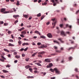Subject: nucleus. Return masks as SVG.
Instances as JSON below:
<instances>
[{"instance_id": "obj_1", "label": "nucleus", "mask_w": 79, "mask_h": 79, "mask_svg": "<svg viewBox=\"0 0 79 79\" xmlns=\"http://www.w3.org/2000/svg\"><path fill=\"white\" fill-rule=\"evenodd\" d=\"M14 11L13 10H9V11H5L3 13L4 14H5V13H13Z\"/></svg>"}, {"instance_id": "obj_2", "label": "nucleus", "mask_w": 79, "mask_h": 79, "mask_svg": "<svg viewBox=\"0 0 79 79\" xmlns=\"http://www.w3.org/2000/svg\"><path fill=\"white\" fill-rule=\"evenodd\" d=\"M54 70L56 72V73H57V74H60V71H58V69H57L54 68Z\"/></svg>"}, {"instance_id": "obj_3", "label": "nucleus", "mask_w": 79, "mask_h": 79, "mask_svg": "<svg viewBox=\"0 0 79 79\" xmlns=\"http://www.w3.org/2000/svg\"><path fill=\"white\" fill-rule=\"evenodd\" d=\"M54 70L56 72V73H57V74H60V71H58V69H57L54 68Z\"/></svg>"}, {"instance_id": "obj_4", "label": "nucleus", "mask_w": 79, "mask_h": 79, "mask_svg": "<svg viewBox=\"0 0 79 79\" xmlns=\"http://www.w3.org/2000/svg\"><path fill=\"white\" fill-rule=\"evenodd\" d=\"M44 61L46 63H47V62L48 63H50V59H48V58L46 59Z\"/></svg>"}, {"instance_id": "obj_5", "label": "nucleus", "mask_w": 79, "mask_h": 79, "mask_svg": "<svg viewBox=\"0 0 79 79\" xmlns=\"http://www.w3.org/2000/svg\"><path fill=\"white\" fill-rule=\"evenodd\" d=\"M52 66H53V64L52 63H50L49 64V65H47L46 67L47 68H51V67H52Z\"/></svg>"}, {"instance_id": "obj_6", "label": "nucleus", "mask_w": 79, "mask_h": 79, "mask_svg": "<svg viewBox=\"0 0 79 79\" xmlns=\"http://www.w3.org/2000/svg\"><path fill=\"white\" fill-rule=\"evenodd\" d=\"M47 35L49 38H52V35L51 33H48L47 34Z\"/></svg>"}, {"instance_id": "obj_7", "label": "nucleus", "mask_w": 79, "mask_h": 79, "mask_svg": "<svg viewBox=\"0 0 79 79\" xmlns=\"http://www.w3.org/2000/svg\"><path fill=\"white\" fill-rule=\"evenodd\" d=\"M19 17V15H14L13 16V18H15L16 19H17V18H18V17Z\"/></svg>"}, {"instance_id": "obj_8", "label": "nucleus", "mask_w": 79, "mask_h": 79, "mask_svg": "<svg viewBox=\"0 0 79 79\" xmlns=\"http://www.w3.org/2000/svg\"><path fill=\"white\" fill-rule=\"evenodd\" d=\"M35 34H39L40 35H41L40 33V32H39V31H35Z\"/></svg>"}, {"instance_id": "obj_9", "label": "nucleus", "mask_w": 79, "mask_h": 79, "mask_svg": "<svg viewBox=\"0 0 79 79\" xmlns=\"http://www.w3.org/2000/svg\"><path fill=\"white\" fill-rule=\"evenodd\" d=\"M61 34L62 35H63L64 36H66V34H64V32L63 31H62Z\"/></svg>"}, {"instance_id": "obj_10", "label": "nucleus", "mask_w": 79, "mask_h": 79, "mask_svg": "<svg viewBox=\"0 0 79 79\" xmlns=\"http://www.w3.org/2000/svg\"><path fill=\"white\" fill-rule=\"evenodd\" d=\"M23 46H24V45H29V44L27 43H24L22 44Z\"/></svg>"}, {"instance_id": "obj_11", "label": "nucleus", "mask_w": 79, "mask_h": 79, "mask_svg": "<svg viewBox=\"0 0 79 79\" xmlns=\"http://www.w3.org/2000/svg\"><path fill=\"white\" fill-rule=\"evenodd\" d=\"M8 46H9V47H14V45L11 44V43H9L8 45Z\"/></svg>"}, {"instance_id": "obj_12", "label": "nucleus", "mask_w": 79, "mask_h": 79, "mask_svg": "<svg viewBox=\"0 0 79 79\" xmlns=\"http://www.w3.org/2000/svg\"><path fill=\"white\" fill-rule=\"evenodd\" d=\"M58 40H60V42H61L62 43H63V42H64L63 41H62V39L61 38H58Z\"/></svg>"}, {"instance_id": "obj_13", "label": "nucleus", "mask_w": 79, "mask_h": 79, "mask_svg": "<svg viewBox=\"0 0 79 79\" xmlns=\"http://www.w3.org/2000/svg\"><path fill=\"white\" fill-rule=\"evenodd\" d=\"M45 53V52H39V54H41L42 55H44V53Z\"/></svg>"}, {"instance_id": "obj_14", "label": "nucleus", "mask_w": 79, "mask_h": 79, "mask_svg": "<svg viewBox=\"0 0 79 79\" xmlns=\"http://www.w3.org/2000/svg\"><path fill=\"white\" fill-rule=\"evenodd\" d=\"M28 79H33L34 78V77L33 76H28L27 77Z\"/></svg>"}, {"instance_id": "obj_15", "label": "nucleus", "mask_w": 79, "mask_h": 79, "mask_svg": "<svg viewBox=\"0 0 79 79\" xmlns=\"http://www.w3.org/2000/svg\"><path fill=\"white\" fill-rule=\"evenodd\" d=\"M6 10V9H5L2 8L1 10V12H3V11H5Z\"/></svg>"}, {"instance_id": "obj_16", "label": "nucleus", "mask_w": 79, "mask_h": 79, "mask_svg": "<svg viewBox=\"0 0 79 79\" xmlns=\"http://www.w3.org/2000/svg\"><path fill=\"white\" fill-rule=\"evenodd\" d=\"M53 42L54 43H56V44H59L60 43L58 42L56 40H53Z\"/></svg>"}, {"instance_id": "obj_17", "label": "nucleus", "mask_w": 79, "mask_h": 79, "mask_svg": "<svg viewBox=\"0 0 79 79\" xmlns=\"http://www.w3.org/2000/svg\"><path fill=\"white\" fill-rule=\"evenodd\" d=\"M41 46H42V48H46L47 47V45L44 46V45H41Z\"/></svg>"}, {"instance_id": "obj_18", "label": "nucleus", "mask_w": 79, "mask_h": 79, "mask_svg": "<svg viewBox=\"0 0 79 79\" xmlns=\"http://www.w3.org/2000/svg\"><path fill=\"white\" fill-rule=\"evenodd\" d=\"M35 64H37V65H38V66H42V65H41V64H40V63H35Z\"/></svg>"}, {"instance_id": "obj_19", "label": "nucleus", "mask_w": 79, "mask_h": 79, "mask_svg": "<svg viewBox=\"0 0 79 79\" xmlns=\"http://www.w3.org/2000/svg\"><path fill=\"white\" fill-rule=\"evenodd\" d=\"M22 34H26V32L23 31L21 32Z\"/></svg>"}, {"instance_id": "obj_20", "label": "nucleus", "mask_w": 79, "mask_h": 79, "mask_svg": "<svg viewBox=\"0 0 79 79\" xmlns=\"http://www.w3.org/2000/svg\"><path fill=\"white\" fill-rule=\"evenodd\" d=\"M23 16H24V17L26 18H27V17L28 16V15L24 14H23Z\"/></svg>"}, {"instance_id": "obj_21", "label": "nucleus", "mask_w": 79, "mask_h": 79, "mask_svg": "<svg viewBox=\"0 0 79 79\" xmlns=\"http://www.w3.org/2000/svg\"><path fill=\"white\" fill-rule=\"evenodd\" d=\"M15 58H17V59H19L20 58V56L18 55H16L15 56Z\"/></svg>"}, {"instance_id": "obj_22", "label": "nucleus", "mask_w": 79, "mask_h": 79, "mask_svg": "<svg viewBox=\"0 0 79 79\" xmlns=\"http://www.w3.org/2000/svg\"><path fill=\"white\" fill-rule=\"evenodd\" d=\"M1 58H2V59L4 60H6V59L3 56H1Z\"/></svg>"}, {"instance_id": "obj_23", "label": "nucleus", "mask_w": 79, "mask_h": 79, "mask_svg": "<svg viewBox=\"0 0 79 79\" xmlns=\"http://www.w3.org/2000/svg\"><path fill=\"white\" fill-rule=\"evenodd\" d=\"M73 49H74V48H73V47L70 48L69 49H68V50H70Z\"/></svg>"}, {"instance_id": "obj_24", "label": "nucleus", "mask_w": 79, "mask_h": 79, "mask_svg": "<svg viewBox=\"0 0 79 79\" xmlns=\"http://www.w3.org/2000/svg\"><path fill=\"white\" fill-rule=\"evenodd\" d=\"M40 38H41L42 39H45L46 38V37L44 36H40Z\"/></svg>"}, {"instance_id": "obj_25", "label": "nucleus", "mask_w": 79, "mask_h": 79, "mask_svg": "<svg viewBox=\"0 0 79 79\" xmlns=\"http://www.w3.org/2000/svg\"><path fill=\"white\" fill-rule=\"evenodd\" d=\"M3 73H8V71L5 70H3Z\"/></svg>"}, {"instance_id": "obj_26", "label": "nucleus", "mask_w": 79, "mask_h": 79, "mask_svg": "<svg viewBox=\"0 0 79 79\" xmlns=\"http://www.w3.org/2000/svg\"><path fill=\"white\" fill-rule=\"evenodd\" d=\"M54 23H52V25H53V24H56V20H55L54 21Z\"/></svg>"}, {"instance_id": "obj_27", "label": "nucleus", "mask_w": 79, "mask_h": 79, "mask_svg": "<svg viewBox=\"0 0 79 79\" xmlns=\"http://www.w3.org/2000/svg\"><path fill=\"white\" fill-rule=\"evenodd\" d=\"M4 51H5V52H8V53H9V52H10V51L7 49H4Z\"/></svg>"}, {"instance_id": "obj_28", "label": "nucleus", "mask_w": 79, "mask_h": 79, "mask_svg": "<svg viewBox=\"0 0 79 79\" xmlns=\"http://www.w3.org/2000/svg\"><path fill=\"white\" fill-rule=\"evenodd\" d=\"M29 67H30V66L26 65L25 66V68H26V69H28V68H29Z\"/></svg>"}, {"instance_id": "obj_29", "label": "nucleus", "mask_w": 79, "mask_h": 79, "mask_svg": "<svg viewBox=\"0 0 79 79\" xmlns=\"http://www.w3.org/2000/svg\"><path fill=\"white\" fill-rule=\"evenodd\" d=\"M65 27L67 28V27H69V25L68 24H66L65 25Z\"/></svg>"}, {"instance_id": "obj_30", "label": "nucleus", "mask_w": 79, "mask_h": 79, "mask_svg": "<svg viewBox=\"0 0 79 79\" xmlns=\"http://www.w3.org/2000/svg\"><path fill=\"white\" fill-rule=\"evenodd\" d=\"M11 66V65L8 64L7 65H6V68H10Z\"/></svg>"}, {"instance_id": "obj_31", "label": "nucleus", "mask_w": 79, "mask_h": 79, "mask_svg": "<svg viewBox=\"0 0 79 79\" xmlns=\"http://www.w3.org/2000/svg\"><path fill=\"white\" fill-rule=\"evenodd\" d=\"M41 16V14L40 13H39L38 15H37V16L38 17H40Z\"/></svg>"}, {"instance_id": "obj_32", "label": "nucleus", "mask_w": 79, "mask_h": 79, "mask_svg": "<svg viewBox=\"0 0 79 79\" xmlns=\"http://www.w3.org/2000/svg\"><path fill=\"white\" fill-rule=\"evenodd\" d=\"M37 55V52L34 53L32 55V56H34L35 55Z\"/></svg>"}, {"instance_id": "obj_33", "label": "nucleus", "mask_w": 79, "mask_h": 79, "mask_svg": "<svg viewBox=\"0 0 79 79\" xmlns=\"http://www.w3.org/2000/svg\"><path fill=\"white\" fill-rule=\"evenodd\" d=\"M50 70L51 71V72H52V73H53V72H54V70L52 69H51Z\"/></svg>"}, {"instance_id": "obj_34", "label": "nucleus", "mask_w": 79, "mask_h": 79, "mask_svg": "<svg viewBox=\"0 0 79 79\" xmlns=\"http://www.w3.org/2000/svg\"><path fill=\"white\" fill-rule=\"evenodd\" d=\"M47 4V2H45L44 3L42 4V5H43V6L44 5H46Z\"/></svg>"}, {"instance_id": "obj_35", "label": "nucleus", "mask_w": 79, "mask_h": 79, "mask_svg": "<svg viewBox=\"0 0 79 79\" xmlns=\"http://www.w3.org/2000/svg\"><path fill=\"white\" fill-rule=\"evenodd\" d=\"M4 60H5L2 59H0V61H1L2 62H4Z\"/></svg>"}, {"instance_id": "obj_36", "label": "nucleus", "mask_w": 79, "mask_h": 79, "mask_svg": "<svg viewBox=\"0 0 79 79\" xmlns=\"http://www.w3.org/2000/svg\"><path fill=\"white\" fill-rule=\"evenodd\" d=\"M44 15H43L41 18V20H42V19H44Z\"/></svg>"}, {"instance_id": "obj_37", "label": "nucleus", "mask_w": 79, "mask_h": 79, "mask_svg": "<svg viewBox=\"0 0 79 79\" xmlns=\"http://www.w3.org/2000/svg\"><path fill=\"white\" fill-rule=\"evenodd\" d=\"M28 49V48H26L24 49L23 50L24 52H26V51Z\"/></svg>"}, {"instance_id": "obj_38", "label": "nucleus", "mask_w": 79, "mask_h": 79, "mask_svg": "<svg viewBox=\"0 0 79 79\" xmlns=\"http://www.w3.org/2000/svg\"><path fill=\"white\" fill-rule=\"evenodd\" d=\"M9 42H13V40H9Z\"/></svg>"}, {"instance_id": "obj_39", "label": "nucleus", "mask_w": 79, "mask_h": 79, "mask_svg": "<svg viewBox=\"0 0 79 79\" xmlns=\"http://www.w3.org/2000/svg\"><path fill=\"white\" fill-rule=\"evenodd\" d=\"M17 5L18 6V5H20L19 1H17Z\"/></svg>"}, {"instance_id": "obj_40", "label": "nucleus", "mask_w": 79, "mask_h": 79, "mask_svg": "<svg viewBox=\"0 0 79 79\" xmlns=\"http://www.w3.org/2000/svg\"><path fill=\"white\" fill-rule=\"evenodd\" d=\"M37 45H38L39 46H40V45H41V43H37Z\"/></svg>"}, {"instance_id": "obj_41", "label": "nucleus", "mask_w": 79, "mask_h": 79, "mask_svg": "<svg viewBox=\"0 0 79 79\" xmlns=\"http://www.w3.org/2000/svg\"><path fill=\"white\" fill-rule=\"evenodd\" d=\"M29 58H26L25 59L26 61H29Z\"/></svg>"}, {"instance_id": "obj_42", "label": "nucleus", "mask_w": 79, "mask_h": 79, "mask_svg": "<svg viewBox=\"0 0 79 79\" xmlns=\"http://www.w3.org/2000/svg\"><path fill=\"white\" fill-rule=\"evenodd\" d=\"M22 56H23V57H24V56H26V55H25L24 54H22Z\"/></svg>"}, {"instance_id": "obj_43", "label": "nucleus", "mask_w": 79, "mask_h": 79, "mask_svg": "<svg viewBox=\"0 0 79 79\" xmlns=\"http://www.w3.org/2000/svg\"><path fill=\"white\" fill-rule=\"evenodd\" d=\"M55 20V19H52V21L53 22H54Z\"/></svg>"}, {"instance_id": "obj_44", "label": "nucleus", "mask_w": 79, "mask_h": 79, "mask_svg": "<svg viewBox=\"0 0 79 79\" xmlns=\"http://www.w3.org/2000/svg\"><path fill=\"white\" fill-rule=\"evenodd\" d=\"M8 33L9 34H11V31H10V30L8 31Z\"/></svg>"}, {"instance_id": "obj_45", "label": "nucleus", "mask_w": 79, "mask_h": 79, "mask_svg": "<svg viewBox=\"0 0 79 79\" xmlns=\"http://www.w3.org/2000/svg\"><path fill=\"white\" fill-rule=\"evenodd\" d=\"M21 37H24V36L23 35V34L22 35H20Z\"/></svg>"}, {"instance_id": "obj_46", "label": "nucleus", "mask_w": 79, "mask_h": 79, "mask_svg": "<svg viewBox=\"0 0 79 79\" xmlns=\"http://www.w3.org/2000/svg\"><path fill=\"white\" fill-rule=\"evenodd\" d=\"M0 77H2V78H5V77L1 75L0 76Z\"/></svg>"}, {"instance_id": "obj_47", "label": "nucleus", "mask_w": 79, "mask_h": 79, "mask_svg": "<svg viewBox=\"0 0 79 79\" xmlns=\"http://www.w3.org/2000/svg\"><path fill=\"white\" fill-rule=\"evenodd\" d=\"M56 52H58V53H60V52H61V51H60L57 50H56Z\"/></svg>"}, {"instance_id": "obj_48", "label": "nucleus", "mask_w": 79, "mask_h": 79, "mask_svg": "<svg viewBox=\"0 0 79 79\" xmlns=\"http://www.w3.org/2000/svg\"><path fill=\"white\" fill-rule=\"evenodd\" d=\"M18 44H19L20 45L21 44V42L20 41H18Z\"/></svg>"}, {"instance_id": "obj_49", "label": "nucleus", "mask_w": 79, "mask_h": 79, "mask_svg": "<svg viewBox=\"0 0 79 79\" xmlns=\"http://www.w3.org/2000/svg\"><path fill=\"white\" fill-rule=\"evenodd\" d=\"M18 20H16V21L15 22V24H16V23H18Z\"/></svg>"}, {"instance_id": "obj_50", "label": "nucleus", "mask_w": 79, "mask_h": 79, "mask_svg": "<svg viewBox=\"0 0 79 79\" xmlns=\"http://www.w3.org/2000/svg\"><path fill=\"white\" fill-rule=\"evenodd\" d=\"M7 56L8 58H10V57H11V55H10V54L8 55Z\"/></svg>"}, {"instance_id": "obj_51", "label": "nucleus", "mask_w": 79, "mask_h": 79, "mask_svg": "<svg viewBox=\"0 0 79 79\" xmlns=\"http://www.w3.org/2000/svg\"><path fill=\"white\" fill-rule=\"evenodd\" d=\"M75 71H76V72H79V71H77V69H75Z\"/></svg>"}, {"instance_id": "obj_52", "label": "nucleus", "mask_w": 79, "mask_h": 79, "mask_svg": "<svg viewBox=\"0 0 79 79\" xmlns=\"http://www.w3.org/2000/svg\"><path fill=\"white\" fill-rule=\"evenodd\" d=\"M38 56H39V57H41V58H42V55H41L40 54H39L38 55Z\"/></svg>"}, {"instance_id": "obj_53", "label": "nucleus", "mask_w": 79, "mask_h": 79, "mask_svg": "<svg viewBox=\"0 0 79 79\" xmlns=\"http://www.w3.org/2000/svg\"><path fill=\"white\" fill-rule=\"evenodd\" d=\"M29 71H30L31 72H32V69L30 68L29 69Z\"/></svg>"}, {"instance_id": "obj_54", "label": "nucleus", "mask_w": 79, "mask_h": 79, "mask_svg": "<svg viewBox=\"0 0 79 79\" xmlns=\"http://www.w3.org/2000/svg\"><path fill=\"white\" fill-rule=\"evenodd\" d=\"M54 1H55V2H56V3H58V0H54Z\"/></svg>"}, {"instance_id": "obj_55", "label": "nucleus", "mask_w": 79, "mask_h": 79, "mask_svg": "<svg viewBox=\"0 0 79 79\" xmlns=\"http://www.w3.org/2000/svg\"><path fill=\"white\" fill-rule=\"evenodd\" d=\"M24 50V48H22L20 49L21 52H23Z\"/></svg>"}, {"instance_id": "obj_56", "label": "nucleus", "mask_w": 79, "mask_h": 79, "mask_svg": "<svg viewBox=\"0 0 79 79\" xmlns=\"http://www.w3.org/2000/svg\"><path fill=\"white\" fill-rule=\"evenodd\" d=\"M54 0H51V2H52V3H55V1H54Z\"/></svg>"}, {"instance_id": "obj_57", "label": "nucleus", "mask_w": 79, "mask_h": 79, "mask_svg": "<svg viewBox=\"0 0 79 79\" xmlns=\"http://www.w3.org/2000/svg\"><path fill=\"white\" fill-rule=\"evenodd\" d=\"M24 40H26V41H29V40L26 39H24Z\"/></svg>"}, {"instance_id": "obj_58", "label": "nucleus", "mask_w": 79, "mask_h": 79, "mask_svg": "<svg viewBox=\"0 0 79 79\" xmlns=\"http://www.w3.org/2000/svg\"><path fill=\"white\" fill-rule=\"evenodd\" d=\"M13 10L15 12H16V9L15 8H13Z\"/></svg>"}, {"instance_id": "obj_59", "label": "nucleus", "mask_w": 79, "mask_h": 79, "mask_svg": "<svg viewBox=\"0 0 79 79\" xmlns=\"http://www.w3.org/2000/svg\"><path fill=\"white\" fill-rule=\"evenodd\" d=\"M54 49H57V47L56 46H54Z\"/></svg>"}, {"instance_id": "obj_60", "label": "nucleus", "mask_w": 79, "mask_h": 79, "mask_svg": "<svg viewBox=\"0 0 79 79\" xmlns=\"http://www.w3.org/2000/svg\"><path fill=\"white\" fill-rule=\"evenodd\" d=\"M64 20H65V21H68V19H66V18H64Z\"/></svg>"}, {"instance_id": "obj_61", "label": "nucleus", "mask_w": 79, "mask_h": 79, "mask_svg": "<svg viewBox=\"0 0 79 79\" xmlns=\"http://www.w3.org/2000/svg\"><path fill=\"white\" fill-rule=\"evenodd\" d=\"M51 79H55V77H52L50 78Z\"/></svg>"}, {"instance_id": "obj_62", "label": "nucleus", "mask_w": 79, "mask_h": 79, "mask_svg": "<svg viewBox=\"0 0 79 79\" xmlns=\"http://www.w3.org/2000/svg\"><path fill=\"white\" fill-rule=\"evenodd\" d=\"M0 24H3V22L1 21L0 22Z\"/></svg>"}, {"instance_id": "obj_63", "label": "nucleus", "mask_w": 79, "mask_h": 79, "mask_svg": "<svg viewBox=\"0 0 79 79\" xmlns=\"http://www.w3.org/2000/svg\"><path fill=\"white\" fill-rule=\"evenodd\" d=\"M79 13V10L76 12V14H78Z\"/></svg>"}, {"instance_id": "obj_64", "label": "nucleus", "mask_w": 79, "mask_h": 79, "mask_svg": "<svg viewBox=\"0 0 79 79\" xmlns=\"http://www.w3.org/2000/svg\"><path fill=\"white\" fill-rule=\"evenodd\" d=\"M41 2V0H39L38 1V2L39 3H40Z\"/></svg>"}]
</instances>
